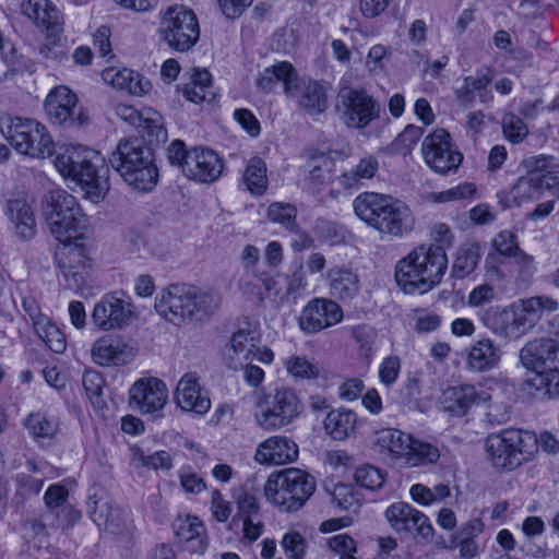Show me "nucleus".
Wrapping results in <instances>:
<instances>
[{
	"label": "nucleus",
	"mask_w": 559,
	"mask_h": 559,
	"mask_svg": "<svg viewBox=\"0 0 559 559\" xmlns=\"http://www.w3.org/2000/svg\"><path fill=\"white\" fill-rule=\"evenodd\" d=\"M374 447L380 454L407 467L432 464L440 457L435 445L395 428L377 431Z\"/></svg>",
	"instance_id": "423d86ee"
},
{
	"label": "nucleus",
	"mask_w": 559,
	"mask_h": 559,
	"mask_svg": "<svg viewBox=\"0 0 559 559\" xmlns=\"http://www.w3.org/2000/svg\"><path fill=\"white\" fill-rule=\"evenodd\" d=\"M392 199L390 194L362 192L353 201L354 212L360 221L374 229Z\"/></svg>",
	"instance_id": "f704fd0d"
},
{
	"label": "nucleus",
	"mask_w": 559,
	"mask_h": 559,
	"mask_svg": "<svg viewBox=\"0 0 559 559\" xmlns=\"http://www.w3.org/2000/svg\"><path fill=\"white\" fill-rule=\"evenodd\" d=\"M479 248L476 245L463 246L456 255L452 266L451 277L455 280H463L468 276L476 267L479 261Z\"/></svg>",
	"instance_id": "09e8293b"
},
{
	"label": "nucleus",
	"mask_w": 559,
	"mask_h": 559,
	"mask_svg": "<svg viewBox=\"0 0 559 559\" xmlns=\"http://www.w3.org/2000/svg\"><path fill=\"white\" fill-rule=\"evenodd\" d=\"M501 357L500 346L489 337H481L466 349L465 368L472 372H487L499 367Z\"/></svg>",
	"instance_id": "c85d7f7f"
},
{
	"label": "nucleus",
	"mask_w": 559,
	"mask_h": 559,
	"mask_svg": "<svg viewBox=\"0 0 559 559\" xmlns=\"http://www.w3.org/2000/svg\"><path fill=\"white\" fill-rule=\"evenodd\" d=\"M131 464L136 468L143 467L154 471H169L173 467V457L164 450L145 454L141 448L133 447L131 448Z\"/></svg>",
	"instance_id": "c03bdc74"
},
{
	"label": "nucleus",
	"mask_w": 559,
	"mask_h": 559,
	"mask_svg": "<svg viewBox=\"0 0 559 559\" xmlns=\"http://www.w3.org/2000/svg\"><path fill=\"white\" fill-rule=\"evenodd\" d=\"M538 173H535L540 180L542 188L552 191L554 195L559 199V162L551 156H543L537 159L536 165Z\"/></svg>",
	"instance_id": "8fccbe9b"
},
{
	"label": "nucleus",
	"mask_w": 559,
	"mask_h": 559,
	"mask_svg": "<svg viewBox=\"0 0 559 559\" xmlns=\"http://www.w3.org/2000/svg\"><path fill=\"white\" fill-rule=\"evenodd\" d=\"M424 134V129L418 126L408 124L396 138L395 145L403 154L412 152Z\"/></svg>",
	"instance_id": "69168bd1"
},
{
	"label": "nucleus",
	"mask_w": 559,
	"mask_h": 559,
	"mask_svg": "<svg viewBox=\"0 0 559 559\" xmlns=\"http://www.w3.org/2000/svg\"><path fill=\"white\" fill-rule=\"evenodd\" d=\"M140 128L154 138L156 143H164L167 140V130L164 127L163 118L155 110L145 109L143 123Z\"/></svg>",
	"instance_id": "680f3d73"
},
{
	"label": "nucleus",
	"mask_w": 559,
	"mask_h": 559,
	"mask_svg": "<svg viewBox=\"0 0 559 559\" xmlns=\"http://www.w3.org/2000/svg\"><path fill=\"white\" fill-rule=\"evenodd\" d=\"M158 34L171 49L179 52L188 51L200 37L198 17L185 5L170 7L163 14Z\"/></svg>",
	"instance_id": "9b49d317"
},
{
	"label": "nucleus",
	"mask_w": 559,
	"mask_h": 559,
	"mask_svg": "<svg viewBox=\"0 0 559 559\" xmlns=\"http://www.w3.org/2000/svg\"><path fill=\"white\" fill-rule=\"evenodd\" d=\"M421 154L426 165L439 175L455 173L463 155L451 143V136L444 129H436L421 143Z\"/></svg>",
	"instance_id": "4468645a"
},
{
	"label": "nucleus",
	"mask_w": 559,
	"mask_h": 559,
	"mask_svg": "<svg viewBox=\"0 0 559 559\" xmlns=\"http://www.w3.org/2000/svg\"><path fill=\"white\" fill-rule=\"evenodd\" d=\"M491 400V394L481 385L462 384L450 386L441 396V408L452 417H462L468 411Z\"/></svg>",
	"instance_id": "5701e85b"
},
{
	"label": "nucleus",
	"mask_w": 559,
	"mask_h": 559,
	"mask_svg": "<svg viewBox=\"0 0 559 559\" xmlns=\"http://www.w3.org/2000/svg\"><path fill=\"white\" fill-rule=\"evenodd\" d=\"M14 234L24 240L32 239L36 234L34 210L24 198L9 199L3 209Z\"/></svg>",
	"instance_id": "473e14b6"
},
{
	"label": "nucleus",
	"mask_w": 559,
	"mask_h": 559,
	"mask_svg": "<svg viewBox=\"0 0 559 559\" xmlns=\"http://www.w3.org/2000/svg\"><path fill=\"white\" fill-rule=\"evenodd\" d=\"M177 538L187 544L191 552L203 554L207 548V535L204 523L195 515L178 516L174 522Z\"/></svg>",
	"instance_id": "72a5a7b5"
},
{
	"label": "nucleus",
	"mask_w": 559,
	"mask_h": 559,
	"mask_svg": "<svg viewBox=\"0 0 559 559\" xmlns=\"http://www.w3.org/2000/svg\"><path fill=\"white\" fill-rule=\"evenodd\" d=\"M281 547L287 559H305L307 555V540L298 530H288L281 539Z\"/></svg>",
	"instance_id": "603ef678"
},
{
	"label": "nucleus",
	"mask_w": 559,
	"mask_h": 559,
	"mask_svg": "<svg viewBox=\"0 0 559 559\" xmlns=\"http://www.w3.org/2000/svg\"><path fill=\"white\" fill-rule=\"evenodd\" d=\"M108 160L134 190L147 192L157 183L158 171L152 151L138 138L121 139Z\"/></svg>",
	"instance_id": "7ed1b4c3"
},
{
	"label": "nucleus",
	"mask_w": 559,
	"mask_h": 559,
	"mask_svg": "<svg viewBox=\"0 0 559 559\" xmlns=\"http://www.w3.org/2000/svg\"><path fill=\"white\" fill-rule=\"evenodd\" d=\"M386 477L388 474L384 469L371 464L357 467L354 475L358 486L371 491L380 489L384 485Z\"/></svg>",
	"instance_id": "3c124183"
},
{
	"label": "nucleus",
	"mask_w": 559,
	"mask_h": 559,
	"mask_svg": "<svg viewBox=\"0 0 559 559\" xmlns=\"http://www.w3.org/2000/svg\"><path fill=\"white\" fill-rule=\"evenodd\" d=\"M314 490V477L294 467L271 474L263 488L266 501L282 512L301 509Z\"/></svg>",
	"instance_id": "39448f33"
},
{
	"label": "nucleus",
	"mask_w": 559,
	"mask_h": 559,
	"mask_svg": "<svg viewBox=\"0 0 559 559\" xmlns=\"http://www.w3.org/2000/svg\"><path fill=\"white\" fill-rule=\"evenodd\" d=\"M337 98L344 122L348 128L365 129L380 117V103L364 88H341Z\"/></svg>",
	"instance_id": "ddd939ff"
},
{
	"label": "nucleus",
	"mask_w": 559,
	"mask_h": 559,
	"mask_svg": "<svg viewBox=\"0 0 559 559\" xmlns=\"http://www.w3.org/2000/svg\"><path fill=\"white\" fill-rule=\"evenodd\" d=\"M557 309L558 302L550 297H532L510 305L502 311L501 320L507 333L522 336L540 321L545 311L554 312Z\"/></svg>",
	"instance_id": "f8f14e48"
},
{
	"label": "nucleus",
	"mask_w": 559,
	"mask_h": 559,
	"mask_svg": "<svg viewBox=\"0 0 559 559\" xmlns=\"http://www.w3.org/2000/svg\"><path fill=\"white\" fill-rule=\"evenodd\" d=\"M535 173L521 177L510 190L512 201L516 205L537 200L542 197L543 188Z\"/></svg>",
	"instance_id": "a18cd8bd"
},
{
	"label": "nucleus",
	"mask_w": 559,
	"mask_h": 559,
	"mask_svg": "<svg viewBox=\"0 0 559 559\" xmlns=\"http://www.w3.org/2000/svg\"><path fill=\"white\" fill-rule=\"evenodd\" d=\"M298 454V444L293 439L271 436L258 444L253 459L260 465L278 466L295 462Z\"/></svg>",
	"instance_id": "bb28decb"
},
{
	"label": "nucleus",
	"mask_w": 559,
	"mask_h": 559,
	"mask_svg": "<svg viewBox=\"0 0 559 559\" xmlns=\"http://www.w3.org/2000/svg\"><path fill=\"white\" fill-rule=\"evenodd\" d=\"M358 416L354 411L336 408L329 412L324 419V429L335 440H344L355 432Z\"/></svg>",
	"instance_id": "58836bf2"
},
{
	"label": "nucleus",
	"mask_w": 559,
	"mask_h": 559,
	"mask_svg": "<svg viewBox=\"0 0 559 559\" xmlns=\"http://www.w3.org/2000/svg\"><path fill=\"white\" fill-rule=\"evenodd\" d=\"M62 32H46L45 40L38 46V55L43 60L51 63H61L68 58L67 39Z\"/></svg>",
	"instance_id": "37998d69"
},
{
	"label": "nucleus",
	"mask_w": 559,
	"mask_h": 559,
	"mask_svg": "<svg viewBox=\"0 0 559 559\" xmlns=\"http://www.w3.org/2000/svg\"><path fill=\"white\" fill-rule=\"evenodd\" d=\"M168 401L166 383L155 377L136 380L129 390V404L143 415L159 413Z\"/></svg>",
	"instance_id": "6ab92c4d"
},
{
	"label": "nucleus",
	"mask_w": 559,
	"mask_h": 559,
	"mask_svg": "<svg viewBox=\"0 0 559 559\" xmlns=\"http://www.w3.org/2000/svg\"><path fill=\"white\" fill-rule=\"evenodd\" d=\"M25 428L37 441L51 440L59 431V421L55 416L43 412L32 413L25 419Z\"/></svg>",
	"instance_id": "79ce46f5"
},
{
	"label": "nucleus",
	"mask_w": 559,
	"mask_h": 559,
	"mask_svg": "<svg viewBox=\"0 0 559 559\" xmlns=\"http://www.w3.org/2000/svg\"><path fill=\"white\" fill-rule=\"evenodd\" d=\"M235 502L237 512L230 526L233 528L240 527L241 542L252 544L260 538L264 531L257 490L252 487H241L235 495Z\"/></svg>",
	"instance_id": "2eb2a0df"
},
{
	"label": "nucleus",
	"mask_w": 559,
	"mask_h": 559,
	"mask_svg": "<svg viewBox=\"0 0 559 559\" xmlns=\"http://www.w3.org/2000/svg\"><path fill=\"white\" fill-rule=\"evenodd\" d=\"M476 193L474 183L464 182L435 194V200L440 203L471 199Z\"/></svg>",
	"instance_id": "0e129e2a"
},
{
	"label": "nucleus",
	"mask_w": 559,
	"mask_h": 559,
	"mask_svg": "<svg viewBox=\"0 0 559 559\" xmlns=\"http://www.w3.org/2000/svg\"><path fill=\"white\" fill-rule=\"evenodd\" d=\"M167 158L187 178L203 183L217 180L224 167L222 159L214 151L200 146L188 150L181 140L170 143L167 148Z\"/></svg>",
	"instance_id": "9d476101"
},
{
	"label": "nucleus",
	"mask_w": 559,
	"mask_h": 559,
	"mask_svg": "<svg viewBox=\"0 0 559 559\" xmlns=\"http://www.w3.org/2000/svg\"><path fill=\"white\" fill-rule=\"evenodd\" d=\"M192 301L195 306V313L202 312L204 314H210L219 307L221 298L217 294L210 292L197 294L192 287Z\"/></svg>",
	"instance_id": "774afa93"
},
{
	"label": "nucleus",
	"mask_w": 559,
	"mask_h": 559,
	"mask_svg": "<svg viewBox=\"0 0 559 559\" xmlns=\"http://www.w3.org/2000/svg\"><path fill=\"white\" fill-rule=\"evenodd\" d=\"M212 516L219 523L226 522L231 514V506L228 500L224 498L218 489L211 491V507Z\"/></svg>",
	"instance_id": "338daca9"
},
{
	"label": "nucleus",
	"mask_w": 559,
	"mask_h": 559,
	"mask_svg": "<svg viewBox=\"0 0 559 559\" xmlns=\"http://www.w3.org/2000/svg\"><path fill=\"white\" fill-rule=\"evenodd\" d=\"M485 523L480 518L469 519L453 534L452 542L459 548L462 559H472L479 552V545L476 538L483 534Z\"/></svg>",
	"instance_id": "4c0bfd02"
},
{
	"label": "nucleus",
	"mask_w": 559,
	"mask_h": 559,
	"mask_svg": "<svg viewBox=\"0 0 559 559\" xmlns=\"http://www.w3.org/2000/svg\"><path fill=\"white\" fill-rule=\"evenodd\" d=\"M402 364L395 355L384 357L378 367V379L384 388H392L399 380Z\"/></svg>",
	"instance_id": "6e6d98bb"
},
{
	"label": "nucleus",
	"mask_w": 559,
	"mask_h": 559,
	"mask_svg": "<svg viewBox=\"0 0 559 559\" xmlns=\"http://www.w3.org/2000/svg\"><path fill=\"white\" fill-rule=\"evenodd\" d=\"M266 215L271 222L281 224L288 230H294L296 227L297 210L289 203L274 202L270 204Z\"/></svg>",
	"instance_id": "5fc2aeb1"
},
{
	"label": "nucleus",
	"mask_w": 559,
	"mask_h": 559,
	"mask_svg": "<svg viewBox=\"0 0 559 559\" xmlns=\"http://www.w3.org/2000/svg\"><path fill=\"white\" fill-rule=\"evenodd\" d=\"M492 79L486 72H476L474 75L464 78L463 83L472 90L474 93H478V97L481 103H487L492 99L491 92L487 88Z\"/></svg>",
	"instance_id": "e2e57ef3"
},
{
	"label": "nucleus",
	"mask_w": 559,
	"mask_h": 559,
	"mask_svg": "<svg viewBox=\"0 0 559 559\" xmlns=\"http://www.w3.org/2000/svg\"><path fill=\"white\" fill-rule=\"evenodd\" d=\"M21 13L44 32H62L63 17L50 0H23Z\"/></svg>",
	"instance_id": "c756f323"
},
{
	"label": "nucleus",
	"mask_w": 559,
	"mask_h": 559,
	"mask_svg": "<svg viewBox=\"0 0 559 559\" xmlns=\"http://www.w3.org/2000/svg\"><path fill=\"white\" fill-rule=\"evenodd\" d=\"M430 236L440 245L414 248L396 262L394 280H435L444 275L448 257L441 245L451 246L453 235L445 223H436L431 227Z\"/></svg>",
	"instance_id": "f257e3e1"
},
{
	"label": "nucleus",
	"mask_w": 559,
	"mask_h": 559,
	"mask_svg": "<svg viewBox=\"0 0 559 559\" xmlns=\"http://www.w3.org/2000/svg\"><path fill=\"white\" fill-rule=\"evenodd\" d=\"M45 111L55 124L83 127L90 117L85 109L78 106L76 95L67 86L55 87L46 97Z\"/></svg>",
	"instance_id": "dca6fc26"
},
{
	"label": "nucleus",
	"mask_w": 559,
	"mask_h": 559,
	"mask_svg": "<svg viewBox=\"0 0 559 559\" xmlns=\"http://www.w3.org/2000/svg\"><path fill=\"white\" fill-rule=\"evenodd\" d=\"M380 164L372 154L361 156L349 168L345 169L338 177L337 183L345 190L359 189L367 181L372 180L378 174Z\"/></svg>",
	"instance_id": "c9c22d12"
},
{
	"label": "nucleus",
	"mask_w": 559,
	"mask_h": 559,
	"mask_svg": "<svg viewBox=\"0 0 559 559\" xmlns=\"http://www.w3.org/2000/svg\"><path fill=\"white\" fill-rule=\"evenodd\" d=\"M87 507L91 519L100 530L112 535L131 531L132 523L129 514L122 509L114 508L108 498L104 496L90 498Z\"/></svg>",
	"instance_id": "a878e982"
},
{
	"label": "nucleus",
	"mask_w": 559,
	"mask_h": 559,
	"mask_svg": "<svg viewBox=\"0 0 559 559\" xmlns=\"http://www.w3.org/2000/svg\"><path fill=\"white\" fill-rule=\"evenodd\" d=\"M183 97L194 104L211 102L215 97L212 75L205 70H194L190 81L182 87Z\"/></svg>",
	"instance_id": "ea45409f"
},
{
	"label": "nucleus",
	"mask_w": 559,
	"mask_h": 559,
	"mask_svg": "<svg viewBox=\"0 0 559 559\" xmlns=\"http://www.w3.org/2000/svg\"><path fill=\"white\" fill-rule=\"evenodd\" d=\"M302 412L296 392L287 386L259 394L254 404V421L264 431H277L289 425Z\"/></svg>",
	"instance_id": "6e6552de"
},
{
	"label": "nucleus",
	"mask_w": 559,
	"mask_h": 559,
	"mask_svg": "<svg viewBox=\"0 0 559 559\" xmlns=\"http://www.w3.org/2000/svg\"><path fill=\"white\" fill-rule=\"evenodd\" d=\"M282 362L288 376L296 380H314L320 374L318 364L306 356L290 355L283 358Z\"/></svg>",
	"instance_id": "de8ad7c7"
},
{
	"label": "nucleus",
	"mask_w": 559,
	"mask_h": 559,
	"mask_svg": "<svg viewBox=\"0 0 559 559\" xmlns=\"http://www.w3.org/2000/svg\"><path fill=\"white\" fill-rule=\"evenodd\" d=\"M1 131L15 151L31 158H47L55 153V142L43 123L28 118H8Z\"/></svg>",
	"instance_id": "1a4fd4ad"
},
{
	"label": "nucleus",
	"mask_w": 559,
	"mask_h": 559,
	"mask_svg": "<svg viewBox=\"0 0 559 559\" xmlns=\"http://www.w3.org/2000/svg\"><path fill=\"white\" fill-rule=\"evenodd\" d=\"M415 225L412 210L402 201L393 198L374 228L381 234L403 237L409 234Z\"/></svg>",
	"instance_id": "2f4dec72"
},
{
	"label": "nucleus",
	"mask_w": 559,
	"mask_h": 559,
	"mask_svg": "<svg viewBox=\"0 0 559 559\" xmlns=\"http://www.w3.org/2000/svg\"><path fill=\"white\" fill-rule=\"evenodd\" d=\"M200 380V376L194 371L186 372L179 379L174 400L182 411L198 415H204L210 411L211 400Z\"/></svg>",
	"instance_id": "393cba45"
},
{
	"label": "nucleus",
	"mask_w": 559,
	"mask_h": 559,
	"mask_svg": "<svg viewBox=\"0 0 559 559\" xmlns=\"http://www.w3.org/2000/svg\"><path fill=\"white\" fill-rule=\"evenodd\" d=\"M178 478L181 488L188 495H199L206 489L204 478L190 465H183L178 469Z\"/></svg>",
	"instance_id": "bf43d9fd"
},
{
	"label": "nucleus",
	"mask_w": 559,
	"mask_h": 559,
	"mask_svg": "<svg viewBox=\"0 0 559 559\" xmlns=\"http://www.w3.org/2000/svg\"><path fill=\"white\" fill-rule=\"evenodd\" d=\"M99 163V154L82 145L66 147L55 159L57 170L80 185L85 195L95 203L103 199L109 189L108 180L100 176L97 169Z\"/></svg>",
	"instance_id": "20e7f679"
},
{
	"label": "nucleus",
	"mask_w": 559,
	"mask_h": 559,
	"mask_svg": "<svg viewBox=\"0 0 559 559\" xmlns=\"http://www.w3.org/2000/svg\"><path fill=\"white\" fill-rule=\"evenodd\" d=\"M290 286L288 282H245L241 289L257 301L282 302L288 297Z\"/></svg>",
	"instance_id": "a19ab883"
},
{
	"label": "nucleus",
	"mask_w": 559,
	"mask_h": 559,
	"mask_svg": "<svg viewBox=\"0 0 559 559\" xmlns=\"http://www.w3.org/2000/svg\"><path fill=\"white\" fill-rule=\"evenodd\" d=\"M343 317V310L335 301L314 298L304 307L298 324L306 333H318L340 323Z\"/></svg>",
	"instance_id": "4be33fe9"
},
{
	"label": "nucleus",
	"mask_w": 559,
	"mask_h": 559,
	"mask_svg": "<svg viewBox=\"0 0 559 559\" xmlns=\"http://www.w3.org/2000/svg\"><path fill=\"white\" fill-rule=\"evenodd\" d=\"M134 318L132 305L122 293L105 294L92 311V322L100 331L121 330Z\"/></svg>",
	"instance_id": "f3484780"
},
{
	"label": "nucleus",
	"mask_w": 559,
	"mask_h": 559,
	"mask_svg": "<svg viewBox=\"0 0 559 559\" xmlns=\"http://www.w3.org/2000/svg\"><path fill=\"white\" fill-rule=\"evenodd\" d=\"M485 448L493 467L513 471L535 457L536 435L522 429H506L489 435Z\"/></svg>",
	"instance_id": "0eeeda50"
},
{
	"label": "nucleus",
	"mask_w": 559,
	"mask_h": 559,
	"mask_svg": "<svg viewBox=\"0 0 559 559\" xmlns=\"http://www.w3.org/2000/svg\"><path fill=\"white\" fill-rule=\"evenodd\" d=\"M520 360L527 370L539 374L540 371L559 365L558 345L549 338L534 340L520 350Z\"/></svg>",
	"instance_id": "cd10ccee"
},
{
	"label": "nucleus",
	"mask_w": 559,
	"mask_h": 559,
	"mask_svg": "<svg viewBox=\"0 0 559 559\" xmlns=\"http://www.w3.org/2000/svg\"><path fill=\"white\" fill-rule=\"evenodd\" d=\"M384 516L392 530L397 533L416 532L424 538H429L433 534L429 518L406 502L392 503L385 510Z\"/></svg>",
	"instance_id": "b1692460"
},
{
	"label": "nucleus",
	"mask_w": 559,
	"mask_h": 559,
	"mask_svg": "<svg viewBox=\"0 0 559 559\" xmlns=\"http://www.w3.org/2000/svg\"><path fill=\"white\" fill-rule=\"evenodd\" d=\"M299 79L300 76L290 62L281 61L264 69L260 74L258 85L261 90L271 92L277 83H282L284 93L287 96L289 94V87L294 86Z\"/></svg>",
	"instance_id": "e433bc0d"
},
{
	"label": "nucleus",
	"mask_w": 559,
	"mask_h": 559,
	"mask_svg": "<svg viewBox=\"0 0 559 559\" xmlns=\"http://www.w3.org/2000/svg\"><path fill=\"white\" fill-rule=\"evenodd\" d=\"M330 90V84L323 80L300 76L297 83L289 87L287 98L309 116H319L329 107Z\"/></svg>",
	"instance_id": "412c9836"
},
{
	"label": "nucleus",
	"mask_w": 559,
	"mask_h": 559,
	"mask_svg": "<svg viewBox=\"0 0 559 559\" xmlns=\"http://www.w3.org/2000/svg\"><path fill=\"white\" fill-rule=\"evenodd\" d=\"M537 391H544L549 396H559V365L552 366L539 374L527 379Z\"/></svg>",
	"instance_id": "864d4df0"
},
{
	"label": "nucleus",
	"mask_w": 559,
	"mask_h": 559,
	"mask_svg": "<svg viewBox=\"0 0 559 559\" xmlns=\"http://www.w3.org/2000/svg\"><path fill=\"white\" fill-rule=\"evenodd\" d=\"M326 545L330 550L340 556V559H357L355 557L357 552L356 542L348 534L331 536L326 539Z\"/></svg>",
	"instance_id": "052dcab7"
},
{
	"label": "nucleus",
	"mask_w": 559,
	"mask_h": 559,
	"mask_svg": "<svg viewBox=\"0 0 559 559\" xmlns=\"http://www.w3.org/2000/svg\"><path fill=\"white\" fill-rule=\"evenodd\" d=\"M242 180L251 193L263 194L267 188L265 163L259 157L251 158L246 166Z\"/></svg>",
	"instance_id": "49530a36"
},
{
	"label": "nucleus",
	"mask_w": 559,
	"mask_h": 559,
	"mask_svg": "<svg viewBox=\"0 0 559 559\" xmlns=\"http://www.w3.org/2000/svg\"><path fill=\"white\" fill-rule=\"evenodd\" d=\"M43 214L51 236L64 246L82 239L90 226L76 199L63 189L50 190L45 195Z\"/></svg>",
	"instance_id": "f03ea898"
},
{
	"label": "nucleus",
	"mask_w": 559,
	"mask_h": 559,
	"mask_svg": "<svg viewBox=\"0 0 559 559\" xmlns=\"http://www.w3.org/2000/svg\"><path fill=\"white\" fill-rule=\"evenodd\" d=\"M501 124L503 135L512 143L522 142L528 134L526 124L519 116L512 112H508L502 117Z\"/></svg>",
	"instance_id": "13d9d810"
},
{
	"label": "nucleus",
	"mask_w": 559,
	"mask_h": 559,
	"mask_svg": "<svg viewBox=\"0 0 559 559\" xmlns=\"http://www.w3.org/2000/svg\"><path fill=\"white\" fill-rule=\"evenodd\" d=\"M136 356L134 345L120 335L104 334L91 347L93 361L100 367H122L131 364Z\"/></svg>",
	"instance_id": "aec40b11"
},
{
	"label": "nucleus",
	"mask_w": 559,
	"mask_h": 559,
	"mask_svg": "<svg viewBox=\"0 0 559 559\" xmlns=\"http://www.w3.org/2000/svg\"><path fill=\"white\" fill-rule=\"evenodd\" d=\"M82 384L86 396L95 407H100L103 404L102 395L104 391L105 381L102 374L94 370L84 372Z\"/></svg>",
	"instance_id": "4d7b16f0"
},
{
	"label": "nucleus",
	"mask_w": 559,
	"mask_h": 559,
	"mask_svg": "<svg viewBox=\"0 0 559 559\" xmlns=\"http://www.w3.org/2000/svg\"><path fill=\"white\" fill-rule=\"evenodd\" d=\"M155 309L167 321L179 324L195 313L192 301V286L183 283H171L156 298Z\"/></svg>",
	"instance_id": "a211bd4d"
},
{
	"label": "nucleus",
	"mask_w": 559,
	"mask_h": 559,
	"mask_svg": "<svg viewBox=\"0 0 559 559\" xmlns=\"http://www.w3.org/2000/svg\"><path fill=\"white\" fill-rule=\"evenodd\" d=\"M259 343L260 335L254 328L248 325L239 329L231 335L229 344L224 349V359L231 368L243 367L252 360V355Z\"/></svg>",
	"instance_id": "7c9ffc66"
}]
</instances>
